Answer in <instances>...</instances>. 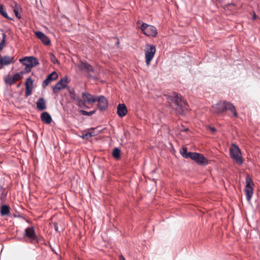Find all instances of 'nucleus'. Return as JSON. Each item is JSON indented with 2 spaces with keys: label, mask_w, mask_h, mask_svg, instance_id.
I'll use <instances>...</instances> for the list:
<instances>
[{
  "label": "nucleus",
  "mask_w": 260,
  "mask_h": 260,
  "mask_svg": "<svg viewBox=\"0 0 260 260\" xmlns=\"http://www.w3.org/2000/svg\"><path fill=\"white\" fill-rule=\"evenodd\" d=\"M168 100L171 104H174L179 114H181V111H184L187 108L186 103L182 100L181 96L176 92H174L169 96Z\"/></svg>",
  "instance_id": "f257e3e1"
},
{
  "label": "nucleus",
  "mask_w": 260,
  "mask_h": 260,
  "mask_svg": "<svg viewBox=\"0 0 260 260\" xmlns=\"http://www.w3.org/2000/svg\"><path fill=\"white\" fill-rule=\"evenodd\" d=\"M214 112L217 113L230 112L232 114H237L235 106L231 103L226 101H220L212 107Z\"/></svg>",
  "instance_id": "f03ea898"
},
{
  "label": "nucleus",
  "mask_w": 260,
  "mask_h": 260,
  "mask_svg": "<svg viewBox=\"0 0 260 260\" xmlns=\"http://www.w3.org/2000/svg\"><path fill=\"white\" fill-rule=\"evenodd\" d=\"M137 24H141L138 27L147 36L155 37L157 35V30L155 27L141 22L140 21H138Z\"/></svg>",
  "instance_id": "7ed1b4c3"
},
{
  "label": "nucleus",
  "mask_w": 260,
  "mask_h": 260,
  "mask_svg": "<svg viewBox=\"0 0 260 260\" xmlns=\"http://www.w3.org/2000/svg\"><path fill=\"white\" fill-rule=\"evenodd\" d=\"M19 61L22 64L25 66L27 72H29L32 68L36 67L39 63L38 60L32 56L25 57L23 58H21Z\"/></svg>",
  "instance_id": "20e7f679"
},
{
  "label": "nucleus",
  "mask_w": 260,
  "mask_h": 260,
  "mask_svg": "<svg viewBox=\"0 0 260 260\" xmlns=\"http://www.w3.org/2000/svg\"><path fill=\"white\" fill-rule=\"evenodd\" d=\"M231 156L237 163L239 165L243 164V161L241 157V153L240 149L237 145L232 144L230 148Z\"/></svg>",
  "instance_id": "39448f33"
},
{
  "label": "nucleus",
  "mask_w": 260,
  "mask_h": 260,
  "mask_svg": "<svg viewBox=\"0 0 260 260\" xmlns=\"http://www.w3.org/2000/svg\"><path fill=\"white\" fill-rule=\"evenodd\" d=\"M156 52L155 47L153 45L147 44L145 50L146 63L149 67Z\"/></svg>",
  "instance_id": "423d86ee"
},
{
  "label": "nucleus",
  "mask_w": 260,
  "mask_h": 260,
  "mask_svg": "<svg viewBox=\"0 0 260 260\" xmlns=\"http://www.w3.org/2000/svg\"><path fill=\"white\" fill-rule=\"evenodd\" d=\"M189 155V158L199 165L205 166L208 164V160L201 154L193 152V153H190Z\"/></svg>",
  "instance_id": "0eeeda50"
},
{
  "label": "nucleus",
  "mask_w": 260,
  "mask_h": 260,
  "mask_svg": "<svg viewBox=\"0 0 260 260\" xmlns=\"http://www.w3.org/2000/svg\"><path fill=\"white\" fill-rule=\"evenodd\" d=\"M68 79L67 77H64L59 80L53 87V91L54 93H57L59 90L64 89L68 84Z\"/></svg>",
  "instance_id": "6e6552de"
},
{
  "label": "nucleus",
  "mask_w": 260,
  "mask_h": 260,
  "mask_svg": "<svg viewBox=\"0 0 260 260\" xmlns=\"http://www.w3.org/2000/svg\"><path fill=\"white\" fill-rule=\"evenodd\" d=\"M96 102H98V108L100 110L101 112L105 111L108 107V100L105 96L103 95L98 96V100Z\"/></svg>",
  "instance_id": "1a4fd4ad"
},
{
  "label": "nucleus",
  "mask_w": 260,
  "mask_h": 260,
  "mask_svg": "<svg viewBox=\"0 0 260 260\" xmlns=\"http://www.w3.org/2000/svg\"><path fill=\"white\" fill-rule=\"evenodd\" d=\"M82 97L85 103L89 104L94 103L98 100V96L92 95L88 92H83L82 93Z\"/></svg>",
  "instance_id": "9d476101"
},
{
  "label": "nucleus",
  "mask_w": 260,
  "mask_h": 260,
  "mask_svg": "<svg viewBox=\"0 0 260 260\" xmlns=\"http://www.w3.org/2000/svg\"><path fill=\"white\" fill-rule=\"evenodd\" d=\"M25 95L27 97L29 96L32 91L33 89V80L30 77H28L26 79L25 81Z\"/></svg>",
  "instance_id": "9b49d317"
},
{
  "label": "nucleus",
  "mask_w": 260,
  "mask_h": 260,
  "mask_svg": "<svg viewBox=\"0 0 260 260\" xmlns=\"http://www.w3.org/2000/svg\"><path fill=\"white\" fill-rule=\"evenodd\" d=\"M22 78V76L21 74L17 73L13 76H8L6 78L5 81L7 84H9L10 85H12L14 84L16 81L19 80Z\"/></svg>",
  "instance_id": "f8f14e48"
},
{
  "label": "nucleus",
  "mask_w": 260,
  "mask_h": 260,
  "mask_svg": "<svg viewBox=\"0 0 260 260\" xmlns=\"http://www.w3.org/2000/svg\"><path fill=\"white\" fill-rule=\"evenodd\" d=\"M25 236L31 240H37V236L33 226L28 227L25 230Z\"/></svg>",
  "instance_id": "ddd939ff"
},
{
  "label": "nucleus",
  "mask_w": 260,
  "mask_h": 260,
  "mask_svg": "<svg viewBox=\"0 0 260 260\" xmlns=\"http://www.w3.org/2000/svg\"><path fill=\"white\" fill-rule=\"evenodd\" d=\"M15 62L14 57L5 56L0 58V69H2L4 66H7Z\"/></svg>",
  "instance_id": "4468645a"
},
{
  "label": "nucleus",
  "mask_w": 260,
  "mask_h": 260,
  "mask_svg": "<svg viewBox=\"0 0 260 260\" xmlns=\"http://www.w3.org/2000/svg\"><path fill=\"white\" fill-rule=\"evenodd\" d=\"M36 36L45 45H48L50 44V40L49 38L41 31H36L35 32Z\"/></svg>",
  "instance_id": "2eb2a0df"
},
{
  "label": "nucleus",
  "mask_w": 260,
  "mask_h": 260,
  "mask_svg": "<svg viewBox=\"0 0 260 260\" xmlns=\"http://www.w3.org/2000/svg\"><path fill=\"white\" fill-rule=\"evenodd\" d=\"M58 77V75L55 72H52L48 75L46 79L43 81L42 86L43 87L47 86L52 81L56 80Z\"/></svg>",
  "instance_id": "dca6fc26"
},
{
  "label": "nucleus",
  "mask_w": 260,
  "mask_h": 260,
  "mask_svg": "<svg viewBox=\"0 0 260 260\" xmlns=\"http://www.w3.org/2000/svg\"><path fill=\"white\" fill-rule=\"evenodd\" d=\"M78 68L80 71H86L87 72H93L92 67L88 63L85 62H81L78 65Z\"/></svg>",
  "instance_id": "f3484780"
},
{
  "label": "nucleus",
  "mask_w": 260,
  "mask_h": 260,
  "mask_svg": "<svg viewBox=\"0 0 260 260\" xmlns=\"http://www.w3.org/2000/svg\"><path fill=\"white\" fill-rule=\"evenodd\" d=\"M127 110L124 104H119L117 106V114H126Z\"/></svg>",
  "instance_id": "a211bd4d"
},
{
  "label": "nucleus",
  "mask_w": 260,
  "mask_h": 260,
  "mask_svg": "<svg viewBox=\"0 0 260 260\" xmlns=\"http://www.w3.org/2000/svg\"><path fill=\"white\" fill-rule=\"evenodd\" d=\"M37 108L40 110H43L46 108V102L42 98H40L37 102Z\"/></svg>",
  "instance_id": "6ab92c4d"
},
{
  "label": "nucleus",
  "mask_w": 260,
  "mask_h": 260,
  "mask_svg": "<svg viewBox=\"0 0 260 260\" xmlns=\"http://www.w3.org/2000/svg\"><path fill=\"white\" fill-rule=\"evenodd\" d=\"M244 191L247 200L250 201L253 195V188H245Z\"/></svg>",
  "instance_id": "aec40b11"
},
{
  "label": "nucleus",
  "mask_w": 260,
  "mask_h": 260,
  "mask_svg": "<svg viewBox=\"0 0 260 260\" xmlns=\"http://www.w3.org/2000/svg\"><path fill=\"white\" fill-rule=\"evenodd\" d=\"M10 213L9 207L7 205H3L1 209V214L3 216L8 215Z\"/></svg>",
  "instance_id": "412c9836"
},
{
  "label": "nucleus",
  "mask_w": 260,
  "mask_h": 260,
  "mask_svg": "<svg viewBox=\"0 0 260 260\" xmlns=\"http://www.w3.org/2000/svg\"><path fill=\"white\" fill-rule=\"evenodd\" d=\"M41 119L43 122L46 124H49L52 121L50 115H41Z\"/></svg>",
  "instance_id": "4be33fe9"
},
{
  "label": "nucleus",
  "mask_w": 260,
  "mask_h": 260,
  "mask_svg": "<svg viewBox=\"0 0 260 260\" xmlns=\"http://www.w3.org/2000/svg\"><path fill=\"white\" fill-rule=\"evenodd\" d=\"M121 151L118 148H115L112 151V155L116 159H119L120 157Z\"/></svg>",
  "instance_id": "5701e85b"
},
{
  "label": "nucleus",
  "mask_w": 260,
  "mask_h": 260,
  "mask_svg": "<svg viewBox=\"0 0 260 260\" xmlns=\"http://www.w3.org/2000/svg\"><path fill=\"white\" fill-rule=\"evenodd\" d=\"M193 152H188L187 150V148L186 147H183L180 150V153L182 155V156H183L184 158H189V154L190 153H193Z\"/></svg>",
  "instance_id": "b1692460"
},
{
  "label": "nucleus",
  "mask_w": 260,
  "mask_h": 260,
  "mask_svg": "<svg viewBox=\"0 0 260 260\" xmlns=\"http://www.w3.org/2000/svg\"><path fill=\"white\" fill-rule=\"evenodd\" d=\"M80 137L84 139L88 140L92 137V135L91 134V133H89L88 131H84L82 132V136H81Z\"/></svg>",
  "instance_id": "393cba45"
},
{
  "label": "nucleus",
  "mask_w": 260,
  "mask_h": 260,
  "mask_svg": "<svg viewBox=\"0 0 260 260\" xmlns=\"http://www.w3.org/2000/svg\"><path fill=\"white\" fill-rule=\"evenodd\" d=\"M0 14L6 18L10 19V20H12V19L11 18H10L8 16L6 11H5V10L3 6L1 4H0Z\"/></svg>",
  "instance_id": "a878e982"
},
{
  "label": "nucleus",
  "mask_w": 260,
  "mask_h": 260,
  "mask_svg": "<svg viewBox=\"0 0 260 260\" xmlns=\"http://www.w3.org/2000/svg\"><path fill=\"white\" fill-rule=\"evenodd\" d=\"M246 185L245 188H252L253 182L252 180L247 176L246 178Z\"/></svg>",
  "instance_id": "bb28decb"
},
{
  "label": "nucleus",
  "mask_w": 260,
  "mask_h": 260,
  "mask_svg": "<svg viewBox=\"0 0 260 260\" xmlns=\"http://www.w3.org/2000/svg\"><path fill=\"white\" fill-rule=\"evenodd\" d=\"M11 7L13 9V11L14 10H21V7L18 5V4L15 2H12L10 5Z\"/></svg>",
  "instance_id": "cd10ccee"
},
{
  "label": "nucleus",
  "mask_w": 260,
  "mask_h": 260,
  "mask_svg": "<svg viewBox=\"0 0 260 260\" xmlns=\"http://www.w3.org/2000/svg\"><path fill=\"white\" fill-rule=\"evenodd\" d=\"M50 59L53 63H58V61L57 59L53 54H50Z\"/></svg>",
  "instance_id": "c85d7f7f"
},
{
  "label": "nucleus",
  "mask_w": 260,
  "mask_h": 260,
  "mask_svg": "<svg viewBox=\"0 0 260 260\" xmlns=\"http://www.w3.org/2000/svg\"><path fill=\"white\" fill-rule=\"evenodd\" d=\"M21 11H22V9L21 10H16L15 9V10H14V11H13L16 17L18 19H20L21 18V14H20V12Z\"/></svg>",
  "instance_id": "c756f323"
},
{
  "label": "nucleus",
  "mask_w": 260,
  "mask_h": 260,
  "mask_svg": "<svg viewBox=\"0 0 260 260\" xmlns=\"http://www.w3.org/2000/svg\"><path fill=\"white\" fill-rule=\"evenodd\" d=\"M6 38V34H4L3 35L2 41V42L0 43V50H2L3 49V44L5 42Z\"/></svg>",
  "instance_id": "7c9ffc66"
},
{
  "label": "nucleus",
  "mask_w": 260,
  "mask_h": 260,
  "mask_svg": "<svg viewBox=\"0 0 260 260\" xmlns=\"http://www.w3.org/2000/svg\"><path fill=\"white\" fill-rule=\"evenodd\" d=\"M207 129L210 131L213 134H214L216 132V129L214 127L210 126H207Z\"/></svg>",
  "instance_id": "2f4dec72"
},
{
  "label": "nucleus",
  "mask_w": 260,
  "mask_h": 260,
  "mask_svg": "<svg viewBox=\"0 0 260 260\" xmlns=\"http://www.w3.org/2000/svg\"><path fill=\"white\" fill-rule=\"evenodd\" d=\"M88 131L89 132V133H91V134L92 135V137L96 135V134H95V133L94 132V128H90L88 129Z\"/></svg>",
  "instance_id": "473e14b6"
},
{
  "label": "nucleus",
  "mask_w": 260,
  "mask_h": 260,
  "mask_svg": "<svg viewBox=\"0 0 260 260\" xmlns=\"http://www.w3.org/2000/svg\"><path fill=\"white\" fill-rule=\"evenodd\" d=\"M82 112V114H94V111H90L89 112H87L86 111H81Z\"/></svg>",
  "instance_id": "72a5a7b5"
},
{
  "label": "nucleus",
  "mask_w": 260,
  "mask_h": 260,
  "mask_svg": "<svg viewBox=\"0 0 260 260\" xmlns=\"http://www.w3.org/2000/svg\"><path fill=\"white\" fill-rule=\"evenodd\" d=\"M54 228H55V231L56 232H58V228L57 223H54Z\"/></svg>",
  "instance_id": "f704fd0d"
},
{
  "label": "nucleus",
  "mask_w": 260,
  "mask_h": 260,
  "mask_svg": "<svg viewBox=\"0 0 260 260\" xmlns=\"http://www.w3.org/2000/svg\"><path fill=\"white\" fill-rule=\"evenodd\" d=\"M119 260H125V259L122 255H120L119 256Z\"/></svg>",
  "instance_id": "c9c22d12"
},
{
  "label": "nucleus",
  "mask_w": 260,
  "mask_h": 260,
  "mask_svg": "<svg viewBox=\"0 0 260 260\" xmlns=\"http://www.w3.org/2000/svg\"><path fill=\"white\" fill-rule=\"evenodd\" d=\"M125 115H122V114L119 115V116L120 117H123V116H125Z\"/></svg>",
  "instance_id": "e433bc0d"
},
{
  "label": "nucleus",
  "mask_w": 260,
  "mask_h": 260,
  "mask_svg": "<svg viewBox=\"0 0 260 260\" xmlns=\"http://www.w3.org/2000/svg\"><path fill=\"white\" fill-rule=\"evenodd\" d=\"M253 18H254V19H255V18H256V15H255V14H254V15H253Z\"/></svg>",
  "instance_id": "4c0bfd02"
},
{
  "label": "nucleus",
  "mask_w": 260,
  "mask_h": 260,
  "mask_svg": "<svg viewBox=\"0 0 260 260\" xmlns=\"http://www.w3.org/2000/svg\"><path fill=\"white\" fill-rule=\"evenodd\" d=\"M42 114H48V113L45 112H43Z\"/></svg>",
  "instance_id": "58836bf2"
}]
</instances>
